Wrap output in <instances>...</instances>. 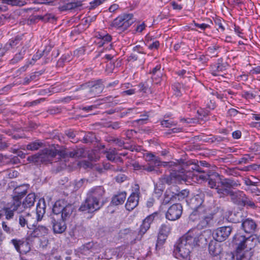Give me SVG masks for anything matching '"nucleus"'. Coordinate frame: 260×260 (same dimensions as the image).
Listing matches in <instances>:
<instances>
[{
    "label": "nucleus",
    "mask_w": 260,
    "mask_h": 260,
    "mask_svg": "<svg viewBox=\"0 0 260 260\" xmlns=\"http://www.w3.org/2000/svg\"><path fill=\"white\" fill-rule=\"evenodd\" d=\"M215 210L211 208H206L202 205V202L189 216V219L192 221H199L197 228H193L189 230L180 238L192 248L199 246L201 241L203 238L202 232L199 229L206 228L212 220Z\"/></svg>",
    "instance_id": "obj_1"
},
{
    "label": "nucleus",
    "mask_w": 260,
    "mask_h": 260,
    "mask_svg": "<svg viewBox=\"0 0 260 260\" xmlns=\"http://www.w3.org/2000/svg\"><path fill=\"white\" fill-rule=\"evenodd\" d=\"M105 190L101 186L92 188L88 191V197L85 202L81 205L79 210L88 213L99 210L105 203Z\"/></svg>",
    "instance_id": "obj_2"
},
{
    "label": "nucleus",
    "mask_w": 260,
    "mask_h": 260,
    "mask_svg": "<svg viewBox=\"0 0 260 260\" xmlns=\"http://www.w3.org/2000/svg\"><path fill=\"white\" fill-rule=\"evenodd\" d=\"M48 229L43 225L35 224L28 229L26 240L27 242L16 239L12 240V243L16 250L20 253H25L30 250L28 245L29 242H33L35 239L45 236L48 234Z\"/></svg>",
    "instance_id": "obj_3"
},
{
    "label": "nucleus",
    "mask_w": 260,
    "mask_h": 260,
    "mask_svg": "<svg viewBox=\"0 0 260 260\" xmlns=\"http://www.w3.org/2000/svg\"><path fill=\"white\" fill-rule=\"evenodd\" d=\"M82 150H75L73 151H66L57 150L54 149H44L40 153L29 156L27 157V160L30 162H38L39 161H50L51 159L57 154L65 158L66 156L76 158L81 156Z\"/></svg>",
    "instance_id": "obj_4"
},
{
    "label": "nucleus",
    "mask_w": 260,
    "mask_h": 260,
    "mask_svg": "<svg viewBox=\"0 0 260 260\" xmlns=\"http://www.w3.org/2000/svg\"><path fill=\"white\" fill-rule=\"evenodd\" d=\"M46 211V204L44 199L39 200L35 213H24L19 217V223L21 227L25 225L28 229L38 223L44 216Z\"/></svg>",
    "instance_id": "obj_5"
},
{
    "label": "nucleus",
    "mask_w": 260,
    "mask_h": 260,
    "mask_svg": "<svg viewBox=\"0 0 260 260\" xmlns=\"http://www.w3.org/2000/svg\"><path fill=\"white\" fill-rule=\"evenodd\" d=\"M167 164V162H164ZM170 167H173L171 169L172 172L169 175H165L161 178V181L162 184H167L168 185L181 183L182 181L185 182L189 178L190 173L185 172V170L182 168L180 165L175 164L174 162L167 163L166 165Z\"/></svg>",
    "instance_id": "obj_6"
},
{
    "label": "nucleus",
    "mask_w": 260,
    "mask_h": 260,
    "mask_svg": "<svg viewBox=\"0 0 260 260\" xmlns=\"http://www.w3.org/2000/svg\"><path fill=\"white\" fill-rule=\"evenodd\" d=\"M257 239L253 235H250L247 237L241 234L237 233L233 239V242L239 249L246 248L251 250L256 244Z\"/></svg>",
    "instance_id": "obj_7"
},
{
    "label": "nucleus",
    "mask_w": 260,
    "mask_h": 260,
    "mask_svg": "<svg viewBox=\"0 0 260 260\" xmlns=\"http://www.w3.org/2000/svg\"><path fill=\"white\" fill-rule=\"evenodd\" d=\"M135 21L133 14L124 13L113 20L112 26L120 30L124 31L127 29Z\"/></svg>",
    "instance_id": "obj_8"
},
{
    "label": "nucleus",
    "mask_w": 260,
    "mask_h": 260,
    "mask_svg": "<svg viewBox=\"0 0 260 260\" xmlns=\"http://www.w3.org/2000/svg\"><path fill=\"white\" fill-rule=\"evenodd\" d=\"M183 240L180 238L174 246V254L175 256L179 259H187L190 257V246L188 247Z\"/></svg>",
    "instance_id": "obj_9"
},
{
    "label": "nucleus",
    "mask_w": 260,
    "mask_h": 260,
    "mask_svg": "<svg viewBox=\"0 0 260 260\" xmlns=\"http://www.w3.org/2000/svg\"><path fill=\"white\" fill-rule=\"evenodd\" d=\"M52 210L55 214L61 213V219L66 220L70 217L73 210V207L72 205H67L64 200H60L55 203Z\"/></svg>",
    "instance_id": "obj_10"
},
{
    "label": "nucleus",
    "mask_w": 260,
    "mask_h": 260,
    "mask_svg": "<svg viewBox=\"0 0 260 260\" xmlns=\"http://www.w3.org/2000/svg\"><path fill=\"white\" fill-rule=\"evenodd\" d=\"M220 187L217 188V193L220 197L228 195L232 191L230 189L240 185L239 181L232 178H225L220 180Z\"/></svg>",
    "instance_id": "obj_11"
},
{
    "label": "nucleus",
    "mask_w": 260,
    "mask_h": 260,
    "mask_svg": "<svg viewBox=\"0 0 260 260\" xmlns=\"http://www.w3.org/2000/svg\"><path fill=\"white\" fill-rule=\"evenodd\" d=\"M36 200V196L34 193L28 194L25 198L22 204L20 201L14 202L13 205L15 206L16 211L18 213L22 212L24 209L30 208L34 205Z\"/></svg>",
    "instance_id": "obj_12"
},
{
    "label": "nucleus",
    "mask_w": 260,
    "mask_h": 260,
    "mask_svg": "<svg viewBox=\"0 0 260 260\" xmlns=\"http://www.w3.org/2000/svg\"><path fill=\"white\" fill-rule=\"evenodd\" d=\"M83 88L88 89L89 97H93L100 94L103 90V86L100 81H94L85 83L82 86Z\"/></svg>",
    "instance_id": "obj_13"
},
{
    "label": "nucleus",
    "mask_w": 260,
    "mask_h": 260,
    "mask_svg": "<svg viewBox=\"0 0 260 260\" xmlns=\"http://www.w3.org/2000/svg\"><path fill=\"white\" fill-rule=\"evenodd\" d=\"M98 245L92 242H89L85 245H82L79 247L77 250V254L80 257L83 256H87L91 255V253H98L99 251L96 249Z\"/></svg>",
    "instance_id": "obj_14"
},
{
    "label": "nucleus",
    "mask_w": 260,
    "mask_h": 260,
    "mask_svg": "<svg viewBox=\"0 0 260 260\" xmlns=\"http://www.w3.org/2000/svg\"><path fill=\"white\" fill-rule=\"evenodd\" d=\"M157 215L156 213H154L146 217L143 221L142 224L140 225V229L136 240H141L143 236L149 229L151 223L154 219L155 216Z\"/></svg>",
    "instance_id": "obj_15"
},
{
    "label": "nucleus",
    "mask_w": 260,
    "mask_h": 260,
    "mask_svg": "<svg viewBox=\"0 0 260 260\" xmlns=\"http://www.w3.org/2000/svg\"><path fill=\"white\" fill-rule=\"evenodd\" d=\"M182 213V206L180 204H175L172 205L168 210L166 218L172 221L175 220L180 218Z\"/></svg>",
    "instance_id": "obj_16"
},
{
    "label": "nucleus",
    "mask_w": 260,
    "mask_h": 260,
    "mask_svg": "<svg viewBox=\"0 0 260 260\" xmlns=\"http://www.w3.org/2000/svg\"><path fill=\"white\" fill-rule=\"evenodd\" d=\"M232 231V228L230 226L220 227L215 231L214 238L217 241H224L229 237Z\"/></svg>",
    "instance_id": "obj_17"
},
{
    "label": "nucleus",
    "mask_w": 260,
    "mask_h": 260,
    "mask_svg": "<svg viewBox=\"0 0 260 260\" xmlns=\"http://www.w3.org/2000/svg\"><path fill=\"white\" fill-rule=\"evenodd\" d=\"M28 186L23 184L16 187L13 192L14 202H19L20 200L26 194Z\"/></svg>",
    "instance_id": "obj_18"
},
{
    "label": "nucleus",
    "mask_w": 260,
    "mask_h": 260,
    "mask_svg": "<svg viewBox=\"0 0 260 260\" xmlns=\"http://www.w3.org/2000/svg\"><path fill=\"white\" fill-rule=\"evenodd\" d=\"M15 206L13 204L8 205L0 209V220L5 216L7 220L12 219L14 215V212L16 211Z\"/></svg>",
    "instance_id": "obj_19"
},
{
    "label": "nucleus",
    "mask_w": 260,
    "mask_h": 260,
    "mask_svg": "<svg viewBox=\"0 0 260 260\" xmlns=\"http://www.w3.org/2000/svg\"><path fill=\"white\" fill-rule=\"evenodd\" d=\"M257 225L255 222L251 219L247 218L243 221L241 224V228L243 231L247 234L253 233L256 228Z\"/></svg>",
    "instance_id": "obj_20"
},
{
    "label": "nucleus",
    "mask_w": 260,
    "mask_h": 260,
    "mask_svg": "<svg viewBox=\"0 0 260 260\" xmlns=\"http://www.w3.org/2000/svg\"><path fill=\"white\" fill-rule=\"evenodd\" d=\"M229 194L230 195L232 201L235 204L243 206V201L246 195L242 191H232Z\"/></svg>",
    "instance_id": "obj_21"
},
{
    "label": "nucleus",
    "mask_w": 260,
    "mask_h": 260,
    "mask_svg": "<svg viewBox=\"0 0 260 260\" xmlns=\"http://www.w3.org/2000/svg\"><path fill=\"white\" fill-rule=\"evenodd\" d=\"M64 221L62 219L56 220L55 217L52 218L53 229L54 233L60 234L63 233L66 230L67 227Z\"/></svg>",
    "instance_id": "obj_22"
},
{
    "label": "nucleus",
    "mask_w": 260,
    "mask_h": 260,
    "mask_svg": "<svg viewBox=\"0 0 260 260\" xmlns=\"http://www.w3.org/2000/svg\"><path fill=\"white\" fill-rule=\"evenodd\" d=\"M139 196L137 193L133 192L127 199L125 208L127 210H133L138 204Z\"/></svg>",
    "instance_id": "obj_23"
},
{
    "label": "nucleus",
    "mask_w": 260,
    "mask_h": 260,
    "mask_svg": "<svg viewBox=\"0 0 260 260\" xmlns=\"http://www.w3.org/2000/svg\"><path fill=\"white\" fill-rule=\"evenodd\" d=\"M252 255V252L250 250H244L243 249L237 248L236 260H250Z\"/></svg>",
    "instance_id": "obj_24"
},
{
    "label": "nucleus",
    "mask_w": 260,
    "mask_h": 260,
    "mask_svg": "<svg viewBox=\"0 0 260 260\" xmlns=\"http://www.w3.org/2000/svg\"><path fill=\"white\" fill-rule=\"evenodd\" d=\"M21 40L22 36H17L12 38L5 44L6 48H8L9 50L14 49L15 47L18 48L19 47V45L22 44Z\"/></svg>",
    "instance_id": "obj_25"
},
{
    "label": "nucleus",
    "mask_w": 260,
    "mask_h": 260,
    "mask_svg": "<svg viewBox=\"0 0 260 260\" xmlns=\"http://www.w3.org/2000/svg\"><path fill=\"white\" fill-rule=\"evenodd\" d=\"M191 169L194 171H196V172L198 173V174H196L195 172L193 173L192 177H191L192 179H194L196 178V179L198 181H204L205 180H207L208 177H209V175L201 173L203 172V171L198 166H194V167H192Z\"/></svg>",
    "instance_id": "obj_26"
},
{
    "label": "nucleus",
    "mask_w": 260,
    "mask_h": 260,
    "mask_svg": "<svg viewBox=\"0 0 260 260\" xmlns=\"http://www.w3.org/2000/svg\"><path fill=\"white\" fill-rule=\"evenodd\" d=\"M51 50V47H46L43 51H38L32 57L31 61L28 62L27 66L28 64H32L36 61L39 59L43 55L47 56L48 53Z\"/></svg>",
    "instance_id": "obj_27"
},
{
    "label": "nucleus",
    "mask_w": 260,
    "mask_h": 260,
    "mask_svg": "<svg viewBox=\"0 0 260 260\" xmlns=\"http://www.w3.org/2000/svg\"><path fill=\"white\" fill-rule=\"evenodd\" d=\"M214 176L215 177V178H211L209 176L207 180L208 181L209 186L212 188H215L217 192V188L220 187V183L221 178H220L218 174H215Z\"/></svg>",
    "instance_id": "obj_28"
},
{
    "label": "nucleus",
    "mask_w": 260,
    "mask_h": 260,
    "mask_svg": "<svg viewBox=\"0 0 260 260\" xmlns=\"http://www.w3.org/2000/svg\"><path fill=\"white\" fill-rule=\"evenodd\" d=\"M225 70V67L221 63H216L211 67V72L213 76H218L221 72Z\"/></svg>",
    "instance_id": "obj_29"
},
{
    "label": "nucleus",
    "mask_w": 260,
    "mask_h": 260,
    "mask_svg": "<svg viewBox=\"0 0 260 260\" xmlns=\"http://www.w3.org/2000/svg\"><path fill=\"white\" fill-rule=\"evenodd\" d=\"M26 48L24 46H22L18 52L15 54L14 57L11 60L12 64H15L21 60L25 54Z\"/></svg>",
    "instance_id": "obj_30"
},
{
    "label": "nucleus",
    "mask_w": 260,
    "mask_h": 260,
    "mask_svg": "<svg viewBox=\"0 0 260 260\" xmlns=\"http://www.w3.org/2000/svg\"><path fill=\"white\" fill-rule=\"evenodd\" d=\"M146 160L148 161L149 163L153 164L155 166H159L161 165L160 158L155 156L152 153H147L145 155Z\"/></svg>",
    "instance_id": "obj_31"
},
{
    "label": "nucleus",
    "mask_w": 260,
    "mask_h": 260,
    "mask_svg": "<svg viewBox=\"0 0 260 260\" xmlns=\"http://www.w3.org/2000/svg\"><path fill=\"white\" fill-rule=\"evenodd\" d=\"M126 199V193L121 192L116 196H115L112 200V203L115 205H118L122 204L125 201Z\"/></svg>",
    "instance_id": "obj_32"
},
{
    "label": "nucleus",
    "mask_w": 260,
    "mask_h": 260,
    "mask_svg": "<svg viewBox=\"0 0 260 260\" xmlns=\"http://www.w3.org/2000/svg\"><path fill=\"white\" fill-rule=\"evenodd\" d=\"M42 143L40 142H33L26 145V149L31 151L37 150L42 146Z\"/></svg>",
    "instance_id": "obj_33"
},
{
    "label": "nucleus",
    "mask_w": 260,
    "mask_h": 260,
    "mask_svg": "<svg viewBox=\"0 0 260 260\" xmlns=\"http://www.w3.org/2000/svg\"><path fill=\"white\" fill-rule=\"evenodd\" d=\"M170 228L166 224H162L159 229L158 236L159 237L162 236L163 238H165L168 236Z\"/></svg>",
    "instance_id": "obj_34"
},
{
    "label": "nucleus",
    "mask_w": 260,
    "mask_h": 260,
    "mask_svg": "<svg viewBox=\"0 0 260 260\" xmlns=\"http://www.w3.org/2000/svg\"><path fill=\"white\" fill-rule=\"evenodd\" d=\"M209 250L211 254L216 256L220 253L221 250L219 247H217L216 245H213L210 243L209 245Z\"/></svg>",
    "instance_id": "obj_35"
},
{
    "label": "nucleus",
    "mask_w": 260,
    "mask_h": 260,
    "mask_svg": "<svg viewBox=\"0 0 260 260\" xmlns=\"http://www.w3.org/2000/svg\"><path fill=\"white\" fill-rule=\"evenodd\" d=\"M111 40V36L110 35L106 34L105 35V36H103V38H102L100 41H98V44H99V46L101 47L106 43L110 42Z\"/></svg>",
    "instance_id": "obj_36"
},
{
    "label": "nucleus",
    "mask_w": 260,
    "mask_h": 260,
    "mask_svg": "<svg viewBox=\"0 0 260 260\" xmlns=\"http://www.w3.org/2000/svg\"><path fill=\"white\" fill-rule=\"evenodd\" d=\"M160 124L161 126L165 127H171L177 124V122L172 120L171 119H164L161 121Z\"/></svg>",
    "instance_id": "obj_37"
},
{
    "label": "nucleus",
    "mask_w": 260,
    "mask_h": 260,
    "mask_svg": "<svg viewBox=\"0 0 260 260\" xmlns=\"http://www.w3.org/2000/svg\"><path fill=\"white\" fill-rule=\"evenodd\" d=\"M116 156L117 153L115 149H109V150L107 152L106 157L108 160L111 161H114Z\"/></svg>",
    "instance_id": "obj_38"
},
{
    "label": "nucleus",
    "mask_w": 260,
    "mask_h": 260,
    "mask_svg": "<svg viewBox=\"0 0 260 260\" xmlns=\"http://www.w3.org/2000/svg\"><path fill=\"white\" fill-rule=\"evenodd\" d=\"M2 2L4 4L11 5L12 6H23L24 2L18 0H2Z\"/></svg>",
    "instance_id": "obj_39"
},
{
    "label": "nucleus",
    "mask_w": 260,
    "mask_h": 260,
    "mask_svg": "<svg viewBox=\"0 0 260 260\" xmlns=\"http://www.w3.org/2000/svg\"><path fill=\"white\" fill-rule=\"evenodd\" d=\"M219 48V46L216 45L209 47L207 49V52L212 56H216L217 55V50Z\"/></svg>",
    "instance_id": "obj_40"
},
{
    "label": "nucleus",
    "mask_w": 260,
    "mask_h": 260,
    "mask_svg": "<svg viewBox=\"0 0 260 260\" xmlns=\"http://www.w3.org/2000/svg\"><path fill=\"white\" fill-rule=\"evenodd\" d=\"M243 206H247L248 207L254 209L256 208V206L255 205L254 202L249 199L247 198L246 196L245 198V199L243 201Z\"/></svg>",
    "instance_id": "obj_41"
},
{
    "label": "nucleus",
    "mask_w": 260,
    "mask_h": 260,
    "mask_svg": "<svg viewBox=\"0 0 260 260\" xmlns=\"http://www.w3.org/2000/svg\"><path fill=\"white\" fill-rule=\"evenodd\" d=\"M222 21L219 18H216L214 20L215 25L217 27V29H220L221 31H223L225 29L222 24Z\"/></svg>",
    "instance_id": "obj_42"
},
{
    "label": "nucleus",
    "mask_w": 260,
    "mask_h": 260,
    "mask_svg": "<svg viewBox=\"0 0 260 260\" xmlns=\"http://www.w3.org/2000/svg\"><path fill=\"white\" fill-rule=\"evenodd\" d=\"M248 190L255 196H260V189L257 187L256 184L248 187Z\"/></svg>",
    "instance_id": "obj_43"
},
{
    "label": "nucleus",
    "mask_w": 260,
    "mask_h": 260,
    "mask_svg": "<svg viewBox=\"0 0 260 260\" xmlns=\"http://www.w3.org/2000/svg\"><path fill=\"white\" fill-rule=\"evenodd\" d=\"M2 228L3 230L8 234H11L13 233V229L8 224L7 222H2Z\"/></svg>",
    "instance_id": "obj_44"
},
{
    "label": "nucleus",
    "mask_w": 260,
    "mask_h": 260,
    "mask_svg": "<svg viewBox=\"0 0 260 260\" xmlns=\"http://www.w3.org/2000/svg\"><path fill=\"white\" fill-rule=\"evenodd\" d=\"M109 142H113L119 147H122L124 145L123 141L118 138H111Z\"/></svg>",
    "instance_id": "obj_45"
},
{
    "label": "nucleus",
    "mask_w": 260,
    "mask_h": 260,
    "mask_svg": "<svg viewBox=\"0 0 260 260\" xmlns=\"http://www.w3.org/2000/svg\"><path fill=\"white\" fill-rule=\"evenodd\" d=\"M173 89L174 91V94L177 96H179L181 95V91H180V85L179 84H176L173 85Z\"/></svg>",
    "instance_id": "obj_46"
},
{
    "label": "nucleus",
    "mask_w": 260,
    "mask_h": 260,
    "mask_svg": "<svg viewBox=\"0 0 260 260\" xmlns=\"http://www.w3.org/2000/svg\"><path fill=\"white\" fill-rule=\"evenodd\" d=\"M106 0H93L90 3L92 8H95L103 4Z\"/></svg>",
    "instance_id": "obj_47"
},
{
    "label": "nucleus",
    "mask_w": 260,
    "mask_h": 260,
    "mask_svg": "<svg viewBox=\"0 0 260 260\" xmlns=\"http://www.w3.org/2000/svg\"><path fill=\"white\" fill-rule=\"evenodd\" d=\"M85 181L86 180L84 179H81L78 181H76L75 182V189L77 190L81 188L83 185V184Z\"/></svg>",
    "instance_id": "obj_48"
},
{
    "label": "nucleus",
    "mask_w": 260,
    "mask_h": 260,
    "mask_svg": "<svg viewBox=\"0 0 260 260\" xmlns=\"http://www.w3.org/2000/svg\"><path fill=\"white\" fill-rule=\"evenodd\" d=\"M138 109L136 108H129L126 110V112H123L122 113V114L123 115H128L130 114H136L138 113L139 112H138Z\"/></svg>",
    "instance_id": "obj_49"
},
{
    "label": "nucleus",
    "mask_w": 260,
    "mask_h": 260,
    "mask_svg": "<svg viewBox=\"0 0 260 260\" xmlns=\"http://www.w3.org/2000/svg\"><path fill=\"white\" fill-rule=\"evenodd\" d=\"M235 255L232 253H228L223 255L221 260H234Z\"/></svg>",
    "instance_id": "obj_50"
},
{
    "label": "nucleus",
    "mask_w": 260,
    "mask_h": 260,
    "mask_svg": "<svg viewBox=\"0 0 260 260\" xmlns=\"http://www.w3.org/2000/svg\"><path fill=\"white\" fill-rule=\"evenodd\" d=\"M159 41H155L148 46V48L150 50L157 49L159 47Z\"/></svg>",
    "instance_id": "obj_51"
},
{
    "label": "nucleus",
    "mask_w": 260,
    "mask_h": 260,
    "mask_svg": "<svg viewBox=\"0 0 260 260\" xmlns=\"http://www.w3.org/2000/svg\"><path fill=\"white\" fill-rule=\"evenodd\" d=\"M249 159H250L249 155L246 154V155H244V156H243V157L239 159V162L240 164H247L249 162Z\"/></svg>",
    "instance_id": "obj_52"
},
{
    "label": "nucleus",
    "mask_w": 260,
    "mask_h": 260,
    "mask_svg": "<svg viewBox=\"0 0 260 260\" xmlns=\"http://www.w3.org/2000/svg\"><path fill=\"white\" fill-rule=\"evenodd\" d=\"M146 25L144 22H143L137 25L136 31L137 32H141L146 27Z\"/></svg>",
    "instance_id": "obj_53"
},
{
    "label": "nucleus",
    "mask_w": 260,
    "mask_h": 260,
    "mask_svg": "<svg viewBox=\"0 0 260 260\" xmlns=\"http://www.w3.org/2000/svg\"><path fill=\"white\" fill-rule=\"evenodd\" d=\"M155 167L153 164L148 163V166L144 167V170L148 172H152L154 171Z\"/></svg>",
    "instance_id": "obj_54"
},
{
    "label": "nucleus",
    "mask_w": 260,
    "mask_h": 260,
    "mask_svg": "<svg viewBox=\"0 0 260 260\" xmlns=\"http://www.w3.org/2000/svg\"><path fill=\"white\" fill-rule=\"evenodd\" d=\"M97 108L96 105H91L83 107L82 109L85 112H89Z\"/></svg>",
    "instance_id": "obj_55"
},
{
    "label": "nucleus",
    "mask_w": 260,
    "mask_h": 260,
    "mask_svg": "<svg viewBox=\"0 0 260 260\" xmlns=\"http://www.w3.org/2000/svg\"><path fill=\"white\" fill-rule=\"evenodd\" d=\"M66 135L70 139H73L75 137V136H76V134L75 133L71 130V129H70L69 131H67L66 132Z\"/></svg>",
    "instance_id": "obj_56"
},
{
    "label": "nucleus",
    "mask_w": 260,
    "mask_h": 260,
    "mask_svg": "<svg viewBox=\"0 0 260 260\" xmlns=\"http://www.w3.org/2000/svg\"><path fill=\"white\" fill-rule=\"evenodd\" d=\"M138 86L140 91L143 92L144 93L147 92L148 87L145 84L140 83L139 84Z\"/></svg>",
    "instance_id": "obj_57"
},
{
    "label": "nucleus",
    "mask_w": 260,
    "mask_h": 260,
    "mask_svg": "<svg viewBox=\"0 0 260 260\" xmlns=\"http://www.w3.org/2000/svg\"><path fill=\"white\" fill-rule=\"evenodd\" d=\"M171 4L173 9L174 10H180L182 9V7L181 5L178 4L175 2H172Z\"/></svg>",
    "instance_id": "obj_58"
},
{
    "label": "nucleus",
    "mask_w": 260,
    "mask_h": 260,
    "mask_svg": "<svg viewBox=\"0 0 260 260\" xmlns=\"http://www.w3.org/2000/svg\"><path fill=\"white\" fill-rule=\"evenodd\" d=\"M119 8L118 5L116 4H114L112 5L109 8V10L110 12L113 13L115 12Z\"/></svg>",
    "instance_id": "obj_59"
},
{
    "label": "nucleus",
    "mask_w": 260,
    "mask_h": 260,
    "mask_svg": "<svg viewBox=\"0 0 260 260\" xmlns=\"http://www.w3.org/2000/svg\"><path fill=\"white\" fill-rule=\"evenodd\" d=\"M195 26L199 28H200L202 30H205L206 28L208 27L209 25L206 23H202V24H199V23H196Z\"/></svg>",
    "instance_id": "obj_60"
},
{
    "label": "nucleus",
    "mask_w": 260,
    "mask_h": 260,
    "mask_svg": "<svg viewBox=\"0 0 260 260\" xmlns=\"http://www.w3.org/2000/svg\"><path fill=\"white\" fill-rule=\"evenodd\" d=\"M260 73V66H257L250 71V74H258Z\"/></svg>",
    "instance_id": "obj_61"
},
{
    "label": "nucleus",
    "mask_w": 260,
    "mask_h": 260,
    "mask_svg": "<svg viewBox=\"0 0 260 260\" xmlns=\"http://www.w3.org/2000/svg\"><path fill=\"white\" fill-rule=\"evenodd\" d=\"M134 51L137 52L139 53H144L143 49L140 45H137L133 48Z\"/></svg>",
    "instance_id": "obj_62"
},
{
    "label": "nucleus",
    "mask_w": 260,
    "mask_h": 260,
    "mask_svg": "<svg viewBox=\"0 0 260 260\" xmlns=\"http://www.w3.org/2000/svg\"><path fill=\"white\" fill-rule=\"evenodd\" d=\"M136 91L135 89H130L122 92V95H132L135 93Z\"/></svg>",
    "instance_id": "obj_63"
},
{
    "label": "nucleus",
    "mask_w": 260,
    "mask_h": 260,
    "mask_svg": "<svg viewBox=\"0 0 260 260\" xmlns=\"http://www.w3.org/2000/svg\"><path fill=\"white\" fill-rule=\"evenodd\" d=\"M233 137L234 139H239L241 137V132L240 131H236L232 133Z\"/></svg>",
    "instance_id": "obj_64"
}]
</instances>
